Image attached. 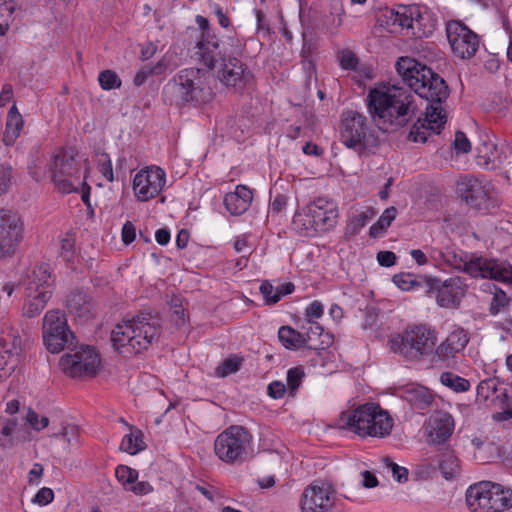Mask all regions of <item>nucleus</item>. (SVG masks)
Instances as JSON below:
<instances>
[{"label":"nucleus","instance_id":"nucleus-47","mask_svg":"<svg viewBox=\"0 0 512 512\" xmlns=\"http://www.w3.org/2000/svg\"><path fill=\"white\" fill-rule=\"evenodd\" d=\"M394 284L403 291H410L418 286L416 276L411 273H399L393 276Z\"/></svg>","mask_w":512,"mask_h":512},{"label":"nucleus","instance_id":"nucleus-2","mask_svg":"<svg viewBox=\"0 0 512 512\" xmlns=\"http://www.w3.org/2000/svg\"><path fill=\"white\" fill-rule=\"evenodd\" d=\"M366 103L373 122L383 131L406 126L417 112L411 91L398 85L370 89Z\"/></svg>","mask_w":512,"mask_h":512},{"label":"nucleus","instance_id":"nucleus-43","mask_svg":"<svg viewBox=\"0 0 512 512\" xmlns=\"http://www.w3.org/2000/svg\"><path fill=\"white\" fill-rule=\"evenodd\" d=\"M75 235L73 233H66L60 240V256L65 262L72 263L76 257L75 248Z\"/></svg>","mask_w":512,"mask_h":512},{"label":"nucleus","instance_id":"nucleus-51","mask_svg":"<svg viewBox=\"0 0 512 512\" xmlns=\"http://www.w3.org/2000/svg\"><path fill=\"white\" fill-rule=\"evenodd\" d=\"M0 344L2 345L5 352H12V350L17 349L21 345V338L18 335H15L12 332L7 333L4 337L0 339Z\"/></svg>","mask_w":512,"mask_h":512},{"label":"nucleus","instance_id":"nucleus-25","mask_svg":"<svg viewBox=\"0 0 512 512\" xmlns=\"http://www.w3.org/2000/svg\"><path fill=\"white\" fill-rule=\"evenodd\" d=\"M253 200L252 190L245 185H238L235 191L229 192L224 197L226 209L235 216L242 215L250 207Z\"/></svg>","mask_w":512,"mask_h":512},{"label":"nucleus","instance_id":"nucleus-10","mask_svg":"<svg viewBox=\"0 0 512 512\" xmlns=\"http://www.w3.org/2000/svg\"><path fill=\"white\" fill-rule=\"evenodd\" d=\"M339 134L340 141L358 155L365 154L378 144V137L368 124L366 116L354 110L342 112Z\"/></svg>","mask_w":512,"mask_h":512},{"label":"nucleus","instance_id":"nucleus-20","mask_svg":"<svg viewBox=\"0 0 512 512\" xmlns=\"http://www.w3.org/2000/svg\"><path fill=\"white\" fill-rule=\"evenodd\" d=\"M449 44L455 56L461 59L472 58L479 48V37L460 21H450L446 25Z\"/></svg>","mask_w":512,"mask_h":512},{"label":"nucleus","instance_id":"nucleus-26","mask_svg":"<svg viewBox=\"0 0 512 512\" xmlns=\"http://www.w3.org/2000/svg\"><path fill=\"white\" fill-rule=\"evenodd\" d=\"M25 291L34 288L37 292L52 291L51 272L48 264H40L27 272L24 279Z\"/></svg>","mask_w":512,"mask_h":512},{"label":"nucleus","instance_id":"nucleus-9","mask_svg":"<svg viewBox=\"0 0 512 512\" xmlns=\"http://www.w3.org/2000/svg\"><path fill=\"white\" fill-rule=\"evenodd\" d=\"M196 56L198 62L214 70L217 64H222L231 55H241L244 43L235 33L219 39L215 33L202 34L196 43Z\"/></svg>","mask_w":512,"mask_h":512},{"label":"nucleus","instance_id":"nucleus-29","mask_svg":"<svg viewBox=\"0 0 512 512\" xmlns=\"http://www.w3.org/2000/svg\"><path fill=\"white\" fill-rule=\"evenodd\" d=\"M66 307L75 317L88 318L92 309L91 298L83 291H73L67 298Z\"/></svg>","mask_w":512,"mask_h":512},{"label":"nucleus","instance_id":"nucleus-18","mask_svg":"<svg viewBox=\"0 0 512 512\" xmlns=\"http://www.w3.org/2000/svg\"><path fill=\"white\" fill-rule=\"evenodd\" d=\"M334 494L332 484L315 480L303 490L300 508L302 512H331L335 506Z\"/></svg>","mask_w":512,"mask_h":512},{"label":"nucleus","instance_id":"nucleus-24","mask_svg":"<svg viewBox=\"0 0 512 512\" xmlns=\"http://www.w3.org/2000/svg\"><path fill=\"white\" fill-rule=\"evenodd\" d=\"M428 428V437L432 443H444L453 433L454 419L448 413L438 412L429 419Z\"/></svg>","mask_w":512,"mask_h":512},{"label":"nucleus","instance_id":"nucleus-58","mask_svg":"<svg viewBox=\"0 0 512 512\" xmlns=\"http://www.w3.org/2000/svg\"><path fill=\"white\" fill-rule=\"evenodd\" d=\"M324 308L320 301H313L311 302L306 310H305V316L309 319V321L313 318H320L323 315Z\"/></svg>","mask_w":512,"mask_h":512},{"label":"nucleus","instance_id":"nucleus-55","mask_svg":"<svg viewBox=\"0 0 512 512\" xmlns=\"http://www.w3.org/2000/svg\"><path fill=\"white\" fill-rule=\"evenodd\" d=\"M54 500V492L51 488L43 487L35 495L33 502L41 506L48 505Z\"/></svg>","mask_w":512,"mask_h":512},{"label":"nucleus","instance_id":"nucleus-46","mask_svg":"<svg viewBox=\"0 0 512 512\" xmlns=\"http://www.w3.org/2000/svg\"><path fill=\"white\" fill-rule=\"evenodd\" d=\"M304 376L305 373L302 366H296L288 370L287 386L291 394H294L295 391L300 387Z\"/></svg>","mask_w":512,"mask_h":512},{"label":"nucleus","instance_id":"nucleus-48","mask_svg":"<svg viewBox=\"0 0 512 512\" xmlns=\"http://www.w3.org/2000/svg\"><path fill=\"white\" fill-rule=\"evenodd\" d=\"M163 65L159 62L154 67L145 66L141 68L133 78V84L137 87L142 86L146 81L148 76L159 73L162 70Z\"/></svg>","mask_w":512,"mask_h":512},{"label":"nucleus","instance_id":"nucleus-64","mask_svg":"<svg viewBox=\"0 0 512 512\" xmlns=\"http://www.w3.org/2000/svg\"><path fill=\"white\" fill-rule=\"evenodd\" d=\"M506 316L495 322V327L505 331L512 337V313H505Z\"/></svg>","mask_w":512,"mask_h":512},{"label":"nucleus","instance_id":"nucleus-52","mask_svg":"<svg viewBox=\"0 0 512 512\" xmlns=\"http://www.w3.org/2000/svg\"><path fill=\"white\" fill-rule=\"evenodd\" d=\"M339 63L341 68L353 70L358 65V58L352 51L344 50L341 52Z\"/></svg>","mask_w":512,"mask_h":512},{"label":"nucleus","instance_id":"nucleus-31","mask_svg":"<svg viewBox=\"0 0 512 512\" xmlns=\"http://www.w3.org/2000/svg\"><path fill=\"white\" fill-rule=\"evenodd\" d=\"M294 290L295 285L292 282H286L275 288L268 280H263L259 287L266 305L278 303L282 297L293 293Z\"/></svg>","mask_w":512,"mask_h":512},{"label":"nucleus","instance_id":"nucleus-40","mask_svg":"<svg viewBox=\"0 0 512 512\" xmlns=\"http://www.w3.org/2000/svg\"><path fill=\"white\" fill-rule=\"evenodd\" d=\"M243 363V358L237 355L229 356L224 359L220 365L215 369V374L218 377H226L230 374L236 373L240 370Z\"/></svg>","mask_w":512,"mask_h":512},{"label":"nucleus","instance_id":"nucleus-42","mask_svg":"<svg viewBox=\"0 0 512 512\" xmlns=\"http://www.w3.org/2000/svg\"><path fill=\"white\" fill-rule=\"evenodd\" d=\"M95 161L98 171L105 177L108 182L114 181V173L110 156L98 149L95 151Z\"/></svg>","mask_w":512,"mask_h":512},{"label":"nucleus","instance_id":"nucleus-21","mask_svg":"<svg viewBox=\"0 0 512 512\" xmlns=\"http://www.w3.org/2000/svg\"><path fill=\"white\" fill-rule=\"evenodd\" d=\"M166 184V173L158 166L141 169L133 179V191L136 199L147 202L160 194Z\"/></svg>","mask_w":512,"mask_h":512},{"label":"nucleus","instance_id":"nucleus-36","mask_svg":"<svg viewBox=\"0 0 512 512\" xmlns=\"http://www.w3.org/2000/svg\"><path fill=\"white\" fill-rule=\"evenodd\" d=\"M146 448L143 433L140 429H134L125 435L121 441L120 449L130 455H135Z\"/></svg>","mask_w":512,"mask_h":512},{"label":"nucleus","instance_id":"nucleus-1","mask_svg":"<svg viewBox=\"0 0 512 512\" xmlns=\"http://www.w3.org/2000/svg\"><path fill=\"white\" fill-rule=\"evenodd\" d=\"M396 70L403 82L429 103L424 118L419 117L409 133L410 140L424 143L431 133L439 134L444 128L447 114L442 104L449 97V87L439 74L409 57H400Z\"/></svg>","mask_w":512,"mask_h":512},{"label":"nucleus","instance_id":"nucleus-35","mask_svg":"<svg viewBox=\"0 0 512 512\" xmlns=\"http://www.w3.org/2000/svg\"><path fill=\"white\" fill-rule=\"evenodd\" d=\"M375 214L374 209L368 207L365 211L351 217L345 227V237L351 239L358 235L362 228L366 226L367 222L372 219Z\"/></svg>","mask_w":512,"mask_h":512},{"label":"nucleus","instance_id":"nucleus-60","mask_svg":"<svg viewBox=\"0 0 512 512\" xmlns=\"http://www.w3.org/2000/svg\"><path fill=\"white\" fill-rule=\"evenodd\" d=\"M397 256L392 251H380L377 254V261L381 266L391 267L396 263Z\"/></svg>","mask_w":512,"mask_h":512},{"label":"nucleus","instance_id":"nucleus-61","mask_svg":"<svg viewBox=\"0 0 512 512\" xmlns=\"http://www.w3.org/2000/svg\"><path fill=\"white\" fill-rule=\"evenodd\" d=\"M61 437L68 443L73 444L78 438V429L74 425L64 426L60 432Z\"/></svg>","mask_w":512,"mask_h":512},{"label":"nucleus","instance_id":"nucleus-4","mask_svg":"<svg viewBox=\"0 0 512 512\" xmlns=\"http://www.w3.org/2000/svg\"><path fill=\"white\" fill-rule=\"evenodd\" d=\"M430 256L436 262H443L447 266L462 270L474 278H490L504 283L512 280V271L504 263L483 257L468 259L467 254L457 248H432Z\"/></svg>","mask_w":512,"mask_h":512},{"label":"nucleus","instance_id":"nucleus-44","mask_svg":"<svg viewBox=\"0 0 512 512\" xmlns=\"http://www.w3.org/2000/svg\"><path fill=\"white\" fill-rule=\"evenodd\" d=\"M138 471L126 465H118L115 469V476L127 491L138 479Z\"/></svg>","mask_w":512,"mask_h":512},{"label":"nucleus","instance_id":"nucleus-62","mask_svg":"<svg viewBox=\"0 0 512 512\" xmlns=\"http://www.w3.org/2000/svg\"><path fill=\"white\" fill-rule=\"evenodd\" d=\"M286 392V386L280 381H273L268 385V394L273 399H280Z\"/></svg>","mask_w":512,"mask_h":512},{"label":"nucleus","instance_id":"nucleus-37","mask_svg":"<svg viewBox=\"0 0 512 512\" xmlns=\"http://www.w3.org/2000/svg\"><path fill=\"white\" fill-rule=\"evenodd\" d=\"M511 298L499 288H495L489 305V313L493 316L510 311Z\"/></svg>","mask_w":512,"mask_h":512},{"label":"nucleus","instance_id":"nucleus-32","mask_svg":"<svg viewBox=\"0 0 512 512\" xmlns=\"http://www.w3.org/2000/svg\"><path fill=\"white\" fill-rule=\"evenodd\" d=\"M278 338L281 344L289 350H298L306 347L307 342L311 339L309 333H300L290 326H282L278 331Z\"/></svg>","mask_w":512,"mask_h":512},{"label":"nucleus","instance_id":"nucleus-16","mask_svg":"<svg viewBox=\"0 0 512 512\" xmlns=\"http://www.w3.org/2000/svg\"><path fill=\"white\" fill-rule=\"evenodd\" d=\"M239 55H231L219 65L217 77L222 85L235 93L242 94L254 83V75Z\"/></svg>","mask_w":512,"mask_h":512},{"label":"nucleus","instance_id":"nucleus-57","mask_svg":"<svg viewBox=\"0 0 512 512\" xmlns=\"http://www.w3.org/2000/svg\"><path fill=\"white\" fill-rule=\"evenodd\" d=\"M11 167L0 164V195L5 193L11 181Z\"/></svg>","mask_w":512,"mask_h":512},{"label":"nucleus","instance_id":"nucleus-7","mask_svg":"<svg viewBox=\"0 0 512 512\" xmlns=\"http://www.w3.org/2000/svg\"><path fill=\"white\" fill-rule=\"evenodd\" d=\"M391 349L408 361L419 362L436 349L437 334L424 324L408 326L389 339Z\"/></svg>","mask_w":512,"mask_h":512},{"label":"nucleus","instance_id":"nucleus-54","mask_svg":"<svg viewBox=\"0 0 512 512\" xmlns=\"http://www.w3.org/2000/svg\"><path fill=\"white\" fill-rule=\"evenodd\" d=\"M394 23L399 24L403 28H412L413 17L411 9L403 7L402 11H397L395 14Z\"/></svg>","mask_w":512,"mask_h":512},{"label":"nucleus","instance_id":"nucleus-50","mask_svg":"<svg viewBox=\"0 0 512 512\" xmlns=\"http://www.w3.org/2000/svg\"><path fill=\"white\" fill-rule=\"evenodd\" d=\"M26 419L31 427L37 431L46 428L49 424L48 417L43 416L40 418V416L32 409H29Z\"/></svg>","mask_w":512,"mask_h":512},{"label":"nucleus","instance_id":"nucleus-59","mask_svg":"<svg viewBox=\"0 0 512 512\" xmlns=\"http://www.w3.org/2000/svg\"><path fill=\"white\" fill-rule=\"evenodd\" d=\"M127 491L133 492L135 495L143 496L153 491L152 485L147 481L135 482L132 484Z\"/></svg>","mask_w":512,"mask_h":512},{"label":"nucleus","instance_id":"nucleus-13","mask_svg":"<svg viewBox=\"0 0 512 512\" xmlns=\"http://www.w3.org/2000/svg\"><path fill=\"white\" fill-rule=\"evenodd\" d=\"M76 157L77 151L72 147L59 148L51 156L49 163L50 178L56 188L63 194L78 191L72 181L73 178L78 179L80 175V165Z\"/></svg>","mask_w":512,"mask_h":512},{"label":"nucleus","instance_id":"nucleus-45","mask_svg":"<svg viewBox=\"0 0 512 512\" xmlns=\"http://www.w3.org/2000/svg\"><path fill=\"white\" fill-rule=\"evenodd\" d=\"M98 82L103 90L119 89L122 81L118 74L110 69L103 70L98 75Z\"/></svg>","mask_w":512,"mask_h":512},{"label":"nucleus","instance_id":"nucleus-30","mask_svg":"<svg viewBox=\"0 0 512 512\" xmlns=\"http://www.w3.org/2000/svg\"><path fill=\"white\" fill-rule=\"evenodd\" d=\"M24 121L17 107L13 105L7 114L6 127L3 134V142L6 146H12L23 129Z\"/></svg>","mask_w":512,"mask_h":512},{"label":"nucleus","instance_id":"nucleus-27","mask_svg":"<svg viewBox=\"0 0 512 512\" xmlns=\"http://www.w3.org/2000/svg\"><path fill=\"white\" fill-rule=\"evenodd\" d=\"M52 291L37 292L34 288L24 292V303L22 307V315L26 318H34L44 310Z\"/></svg>","mask_w":512,"mask_h":512},{"label":"nucleus","instance_id":"nucleus-39","mask_svg":"<svg viewBox=\"0 0 512 512\" xmlns=\"http://www.w3.org/2000/svg\"><path fill=\"white\" fill-rule=\"evenodd\" d=\"M440 381L444 386L452 389L457 393L466 392L470 389L469 380L453 372H443L440 376Z\"/></svg>","mask_w":512,"mask_h":512},{"label":"nucleus","instance_id":"nucleus-12","mask_svg":"<svg viewBox=\"0 0 512 512\" xmlns=\"http://www.w3.org/2000/svg\"><path fill=\"white\" fill-rule=\"evenodd\" d=\"M176 92L183 104L200 105L213 98L207 72L199 68H185L174 77Z\"/></svg>","mask_w":512,"mask_h":512},{"label":"nucleus","instance_id":"nucleus-49","mask_svg":"<svg viewBox=\"0 0 512 512\" xmlns=\"http://www.w3.org/2000/svg\"><path fill=\"white\" fill-rule=\"evenodd\" d=\"M386 467L392 470L394 479L398 482H405L408 479V470L394 463L389 457H384L382 460Z\"/></svg>","mask_w":512,"mask_h":512},{"label":"nucleus","instance_id":"nucleus-34","mask_svg":"<svg viewBox=\"0 0 512 512\" xmlns=\"http://www.w3.org/2000/svg\"><path fill=\"white\" fill-rule=\"evenodd\" d=\"M404 399L419 410L427 409L433 402L431 392L423 386L407 388L404 391Z\"/></svg>","mask_w":512,"mask_h":512},{"label":"nucleus","instance_id":"nucleus-11","mask_svg":"<svg viewBox=\"0 0 512 512\" xmlns=\"http://www.w3.org/2000/svg\"><path fill=\"white\" fill-rule=\"evenodd\" d=\"M466 504L471 512H502L512 508V490L482 481L467 489Z\"/></svg>","mask_w":512,"mask_h":512},{"label":"nucleus","instance_id":"nucleus-14","mask_svg":"<svg viewBox=\"0 0 512 512\" xmlns=\"http://www.w3.org/2000/svg\"><path fill=\"white\" fill-rule=\"evenodd\" d=\"M42 333L44 344L51 353H60L73 345L74 335L68 327L65 314L59 309L46 312Z\"/></svg>","mask_w":512,"mask_h":512},{"label":"nucleus","instance_id":"nucleus-6","mask_svg":"<svg viewBox=\"0 0 512 512\" xmlns=\"http://www.w3.org/2000/svg\"><path fill=\"white\" fill-rule=\"evenodd\" d=\"M341 423L360 436L385 437L389 435L393 420L379 404L370 402L345 411L340 416Z\"/></svg>","mask_w":512,"mask_h":512},{"label":"nucleus","instance_id":"nucleus-17","mask_svg":"<svg viewBox=\"0 0 512 512\" xmlns=\"http://www.w3.org/2000/svg\"><path fill=\"white\" fill-rule=\"evenodd\" d=\"M100 357L94 348L81 347L73 354L67 353L60 359L63 372L73 378L91 377L97 372Z\"/></svg>","mask_w":512,"mask_h":512},{"label":"nucleus","instance_id":"nucleus-15","mask_svg":"<svg viewBox=\"0 0 512 512\" xmlns=\"http://www.w3.org/2000/svg\"><path fill=\"white\" fill-rule=\"evenodd\" d=\"M24 238V222L15 211L0 208V259L12 257Z\"/></svg>","mask_w":512,"mask_h":512},{"label":"nucleus","instance_id":"nucleus-23","mask_svg":"<svg viewBox=\"0 0 512 512\" xmlns=\"http://www.w3.org/2000/svg\"><path fill=\"white\" fill-rule=\"evenodd\" d=\"M469 342L467 332L458 327L451 331L448 336L435 349V355L440 360H449L462 352Z\"/></svg>","mask_w":512,"mask_h":512},{"label":"nucleus","instance_id":"nucleus-53","mask_svg":"<svg viewBox=\"0 0 512 512\" xmlns=\"http://www.w3.org/2000/svg\"><path fill=\"white\" fill-rule=\"evenodd\" d=\"M288 198L284 194L277 193L273 198L270 200L269 204V212L278 215L280 214L287 205Z\"/></svg>","mask_w":512,"mask_h":512},{"label":"nucleus","instance_id":"nucleus-56","mask_svg":"<svg viewBox=\"0 0 512 512\" xmlns=\"http://www.w3.org/2000/svg\"><path fill=\"white\" fill-rule=\"evenodd\" d=\"M454 148L457 152L468 153L471 150V144L467 136L462 131H457L455 134Z\"/></svg>","mask_w":512,"mask_h":512},{"label":"nucleus","instance_id":"nucleus-8","mask_svg":"<svg viewBox=\"0 0 512 512\" xmlns=\"http://www.w3.org/2000/svg\"><path fill=\"white\" fill-rule=\"evenodd\" d=\"M214 453L227 465H242L254 456L253 435L242 425H231L217 435Z\"/></svg>","mask_w":512,"mask_h":512},{"label":"nucleus","instance_id":"nucleus-28","mask_svg":"<svg viewBox=\"0 0 512 512\" xmlns=\"http://www.w3.org/2000/svg\"><path fill=\"white\" fill-rule=\"evenodd\" d=\"M477 400L481 402L500 400L502 404H508V393L497 378H488L478 384Z\"/></svg>","mask_w":512,"mask_h":512},{"label":"nucleus","instance_id":"nucleus-3","mask_svg":"<svg viewBox=\"0 0 512 512\" xmlns=\"http://www.w3.org/2000/svg\"><path fill=\"white\" fill-rule=\"evenodd\" d=\"M162 332L160 318L140 313L115 326L111 333L113 347L122 355L138 354L159 340Z\"/></svg>","mask_w":512,"mask_h":512},{"label":"nucleus","instance_id":"nucleus-33","mask_svg":"<svg viewBox=\"0 0 512 512\" xmlns=\"http://www.w3.org/2000/svg\"><path fill=\"white\" fill-rule=\"evenodd\" d=\"M439 469L447 480H452L460 474V461L453 450L446 448L441 452Z\"/></svg>","mask_w":512,"mask_h":512},{"label":"nucleus","instance_id":"nucleus-38","mask_svg":"<svg viewBox=\"0 0 512 512\" xmlns=\"http://www.w3.org/2000/svg\"><path fill=\"white\" fill-rule=\"evenodd\" d=\"M397 213L398 211L394 206L386 208L378 221L370 227L369 235L371 237H378L391 225L393 220L396 218Z\"/></svg>","mask_w":512,"mask_h":512},{"label":"nucleus","instance_id":"nucleus-5","mask_svg":"<svg viewBox=\"0 0 512 512\" xmlns=\"http://www.w3.org/2000/svg\"><path fill=\"white\" fill-rule=\"evenodd\" d=\"M339 217L337 203L328 197H316L301 211H297L292 224L300 235L315 237L335 227Z\"/></svg>","mask_w":512,"mask_h":512},{"label":"nucleus","instance_id":"nucleus-19","mask_svg":"<svg viewBox=\"0 0 512 512\" xmlns=\"http://www.w3.org/2000/svg\"><path fill=\"white\" fill-rule=\"evenodd\" d=\"M429 291L435 293L436 302L440 307L456 309L465 296L467 284L459 276L450 277L444 281L438 278H427Z\"/></svg>","mask_w":512,"mask_h":512},{"label":"nucleus","instance_id":"nucleus-41","mask_svg":"<svg viewBox=\"0 0 512 512\" xmlns=\"http://www.w3.org/2000/svg\"><path fill=\"white\" fill-rule=\"evenodd\" d=\"M16 426L17 422L15 419L0 416V446L11 447L13 445L12 434Z\"/></svg>","mask_w":512,"mask_h":512},{"label":"nucleus","instance_id":"nucleus-63","mask_svg":"<svg viewBox=\"0 0 512 512\" xmlns=\"http://www.w3.org/2000/svg\"><path fill=\"white\" fill-rule=\"evenodd\" d=\"M135 237V226L130 221H127L122 227V241L125 244H130L131 242L134 241Z\"/></svg>","mask_w":512,"mask_h":512},{"label":"nucleus","instance_id":"nucleus-22","mask_svg":"<svg viewBox=\"0 0 512 512\" xmlns=\"http://www.w3.org/2000/svg\"><path fill=\"white\" fill-rule=\"evenodd\" d=\"M457 187L460 197L465 203L477 210L488 208L494 190L489 181L474 176H465L459 180Z\"/></svg>","mask_w":512,"mask_h":512}]
</instances>
